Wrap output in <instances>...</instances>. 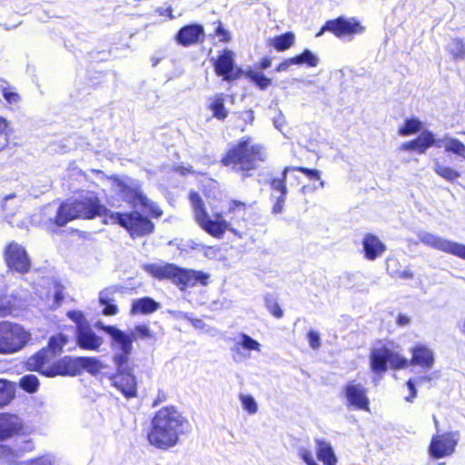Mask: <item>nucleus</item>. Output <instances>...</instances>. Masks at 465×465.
<instances>
[{
	"instance_id": "obj_1",
	"label": "nucleus",
	"mask_w": 465,
	"mask_h": 465,
	"mask_svg": "<svg viewBox=\"0 0 465 465\" xmlns=\"http://www.w3.org/2000/svg\"><path fill=\"white\" fill-rule=\"evenodd\" d=\"M104 216L105 223L117 224L124 229L132 239L151 235L155 231L153 222L138 211L112 212L101 202L94 192L80 193L71 201L63 202L54 218L48 222V229L52 232L54 227H63L76 219L92 220Z\"/></svg>"
},
{
	"instance_id": "obj_2",
	"label": "nucleus",
	"mask_w": 465,
	"mask_h": 465,
	"mask_svg": "<svg viewBox=\"0 0 465 465\" xmlns=\"http://www.w3.org/2000/svg\"><path fill=\"white\" fill-rule=\"evenodd\" d=\"M188 199L195 223L209 235L216 239H222L227 232H230L240 236V229L247 222L244 216L250 204L246 202L230 199L224 212H216L211 216L198 192L191 191Z\"/></svg>"
},
{
	"instance_id": "obj_3",
	"label": "nucleus",
	"mask_w": 465,
	"mask_h": 465,
	"mask_svg": "<svg viewBox=\"0 0 465 465\" xmlns=\"http://www.w3.org/2000/svg\"><path fill=\"white\" fill-rule=\"evenodd\" d=\"M188 425V420L177 407L167 405L153 413L146 439L155 449L167 450L178 444Z\"/></svg>"
},
{
	"instance_id": "obj_4",
	"label": "nucleus",
	"mask_w": 465,
	"mask_h": 465,
	"mask_svg": "<svg viewBox=\"0 0 465 465\" xmlns=\"http://www.w3.org/2000/svg\"><path fill=\"white\" fill-rule=\"evenodd\" d=\"M267 159V148L262 143H255L251 136H243L226 149L220 163L242 178H248Z\"/></svg>"
},
{
	"instance_id": "obj_5",
	"label": "nucleus",
	"mask_w": 465,
	"mask_h": 465,
	"mask_svg": "<svg viewBox=\"0 0 465 465\" xmlns=\"http://www.w3.org/2000/svg\"><path fill=\"white\" fill-rule=\"evenodd\" d=\"M102 330L108 333L114 342L118 343L121 350L113 357L116 371L109 377L112 386L127 399L137 397L136 378L131 369H126L131 355V340L124 335L123 331L114 326H103Z\"/></svg>"
},
{
	"instance_id": "obj_6",
	"label": "nucleus",
	"mask_w": 465,
	"mask_h": 465,
	"mask_svg": "<svg viewBox=\"0 0 465 465\" xmlns=\"http://www.w3.org/2000/svg\"><path fill=\"white\" fill-rule=\"evenodd\" d=\"M107 180L117 189L118 194L131 206H142L147 210L146 215L151 222L152 219H159L163 216V211L159 205L151 201L143 190L142 183L130 177H120L118 175L107 176Z\"/></svg>"
},
{
	"instance_id": "obj_7",
	"label": "nucleus",
	"mask_w": 465,
	"mask_h": 465,
	"mask_svg": "<svg viewBox=\"0 0 465 465\" xmlns=\"http://www.w3.org/2000/svg\"><path fill=\"white\" fill-rule=\"evenodd\" d=\"M26 371L37 372L47 378L66 376L67 356L56 359L54 355L41 348L33 355L26 358L24 362Z\"/></svg>"
},
{
	"instance_id": "obj_8",
	"label": "nucleus",
	"mask_w": 465,
	"mask_h": 465,
	"mask_svg": "<svg viewBox=\"0 0 465 465\" xmlns=\"http://www.w3.org/2000/svg\"><path fill=\"white\" fill-rule=\"evenodd\" d=\"M31 340V333L21 324L10 321L0 322V354H14L24 349Z\"/></svg>"
},
{
	"instance_id": "obj_9",
	"label": "nucleus",
	"mask_w": 465,
	"mask_h": 465,
	"mask_svg": "<svg viewBox=\"0 0 465 465\" xmlns=\"http://www.w3.org/2000/svg\"><path fill=\"white\" fill-rule=\"evenodd\" d=\"M388 363L393 370H402L409 367L408 360L383 345L374 348L370 353L371 370L377 375H383L388 371Z\"/></svg>"
},
{
	"instance_id": "obj_10",
	"label": "nucleus",
	"mask_w": 465,
	"mask_h": 465,
	"mask_svg": "<svg viewBox=\"0 0 465 465\" xmlns=\"http://www.w3.org/2000/svg\"><path fill=\"white\" fill-rule=\"evenodd\" d=\"M365 31V26L361 25L357 17L338 16L333 19L327 20L315 36L320 37L325 32L332 34L337 38L349 37L352 38L356 35H361Z\"/></svg>"
},
{
	"instance_id": "obj_11",
	"label": "nucleus",
	"mask_w": 465,
	"mask_h": 465,
	"mask_svg": "<svg viewBox=\"0 0 465 465\" xmlns=\"http://www.w3.org/2000/svg\"><path fill=\"white\" fill-rule=\"evenodd\" d=\"M212 64L214 74L225 82L235 81L242 73L236 64L234 52L229 48L219 51L217 56L212 59Z\"/></svg>"
},
{
	"instance_id": "obj_12",
	"label": "nucleus",
	"mask_w": 465,
	"mask_h": 465,
	"mask_svg": "<svg viewBox=\"0 0 465 465\" xmlns=\"http://www.w3.org/2000/svg\"><path fill=\"white\" fill-rule=\"evenodd\" d=\"M5 262L9 270L21 274L27 273L31 269V262L25 249L18 243L9 242L4 251Z\"/></svg>"
},
{
	"instance_id": "obj_13",
	"label": "nucleus",
	"mask_w": 465,
	"mask_h": 465,
	"mask_svg": "<svg viewBox=\"0 0 465 465\" xmlns=\"http://www.w3.org/2000/svg\"><path fill=\"white\" fill-rule=\"evenodd\" d=\"M346 405L358 411H370V400L367 389L361 383L351 381L343 387Z\"/></svg>"
},
{
	"instance_id": "obj_14",
	"label": "nucleus",
	"mask_w": 465,
	"mask_h": 465,
	"mask_svg": "<svg viewBox=\"0 0 465 465\" xmlns=\"http://www.w3.org/2000/svg\"><path fill=\"white\" fill-rule=\"evenodd\" d=\"M457 446L454 432H444L433 435L429 446V453L433 459H441L451 455Z\"/></svg>"
},
{
	"instance_id": "obj_15",
	"label": "nucleus",
	"mask_w": 465,
	"mask_h": 465,
	"mask_svg": "<svg viewBox=\"0 0 465 465\" xmlns=\"http://www.w3.org/2000/svg\"><path fill=\"white\" fill-rule=\"evenodd\" d=\"M420 241L427 246L465 260V244L445 240L430 233H425L420 237Z\"/></svg>"
},
{
	"instance_id": "obj_16",
	"label": "nucleus",
	"mask_w": 465,
	"mask_h": 465,
	"mask_svg": "<svg viewBox=\"0 0 465 465\" xmlns=\"http://www.w3.org/2000/svg\"><path fill=\"white\" fill-rule=\"evenodd\" d=\"M103 368L101 361L95 357H71L67 356L66 376L74 377L81 374L84 371L95 375Z\"/></svg>"
},
{
	"instance_id": "obj_17",
	"label": "nucleus",
	"mask_w": 465,
	"mask_h": 465,
	"mask_svg": "<svg viewBox=\"0 0 465 465\" xmlns=\"http://www.w3.org/2000/svg\"><path fill=\"white\" fill-rule=\"evenodd\" d=\"M177 45L190 47L202 44L205 40L204 28L200 24H189L182 26L174 35Z\"/></svg>"
},
{
	"instance_id": "obj_18",
	"label": "nucleus",
	"mask_w": 465,
	"mask_h": 465,
	"mask_svg": "<svg viewBox=\"0 0 465 465\" xmlns=\"http://www.w3.org/2000/svg\"><path fill=\"white\" fill-rule=\"evenodd\" d=\"M289 172H292L291 166H285L280 177H273L268 181L270 189L274 193H279L272 207V213L273 214L281 213L283 211L288 193L286 179Z\"/></svg>"
},
{
	"instance_id": "obj_19",
	"label": "nucleus",
	"mask_w": 465,
	"mask_h": 465,
	"mask_svg": "<svg viewBox=\"0 0 465 465\" xmlns=\"http://www.w3.org/2000/svg\"><path fill=\"white\" fill-rule=\"evenodd\" d=\"M442 140H436L434 134L428 130L422 131L416 138L401 144V151L424 153L430 147L441 146Z\"/></svg>"
},
{
	"instance_id": "obj_20",
	"label": "nucleus",
	"mask_w": 465,
	"mask_h": 465,
	"mask_svg": "<svg viewBox=\"0 0 465 465\" xmlns=\"http://www.w3.org/2000/svg\"><path fill=\"white\" fill-rule=\"evenodd\" d=\"M25 432L24 424L14 414L0 413V441Z\"/></svg>"
},
{
	"instance_id": "obj_21",
	"label": "nucleus",
	"mask_w": 465,
	"mask_h": 465,
	"mask_svg": "<svg viewBox=\"0 0 465 465\" xmlns=\"http://www.w3.org/2000/svg\"><path fill=\"white\" fill-rule=\"evenodd\" d=\"M319 58L309 49H304L301 54L282 60L275 68L276 72L287 71L292 65L306 64L308 67H316Z\"/></svg>"
},
{
	"instance_id": "obj_22",
	"label": "nucleus",
	"mask_w": 465,
	"mask_h": 465,
	"mask_svg": "<svg viewBox=\"0 0 465 465\" xmlns=\"http://www.w3.org/2000/svg\"><path fill=\"white\" fill-rule=\"evenodd\" d=\"M411 358L409 366H419L423 370H430L434 365V353L424 344H417L411 349Z\"/></svg>"
},
{
	"instance_id": "obj_23",
	"label": "nucleus",
	"mask_w": 465,
	"mask_h": 465,
	"mask_svg": "<svg viewBox=\"0 0 465 465\" xmlns=\"http://www.w3.org/2000/svg\"><path fill=\"white\" fill-rule=\"evenodd\" d=\"M361 243L363 256L368 261H374L382 256L387 249L385 243L371 232L363 236Z\"/></svg>"
},
{
	"instance_id": "obj_24",
	"label": "nucleus",
	"mask_w": 465,
	"mask_h": 465,
	"mask_svg": "<svg viewBox=\"0 0 465 465\" xmlns=\"http://www.w3.org/2000/svg\"><path fill=\"white\" fill-rule=\"evenodd\" d=\"M75 340L79 348L87 351H98L103 344V339L90 326L76 331Z\"/></svg>"
},
{
	"instance_id": "obj_25",
	"label": "nucleus",
	"mask_w": 465,
	"mask_h": 465,
	"mask_svg": "<svg viewBox=\"0 0 465 465\" xmlns=\"http://www.w3.org/2000/svg\"><path fill=\"white\" fill-rule=\"evenodd\" d=\"M119 291L116 285L109 286L99 292L98 302L103 305L102 313L105 316H114L119 312V309L114 304V294Z\"/></svg>"
},
{
	"instance_id": "obj_26",
	"label": "nucleus",
	"mask_w": 465,
	"mask_h": 465,
	"mask_svg": "<svg viewBox=\"0 0 465 465\" xmlns=\"http://www.w3.org/2000/svg\"><path fill=\"white\" fill-rule=\"evenodd\" d=\"M206 107L212 113V117L219 122H224L229 115V111L225 107V95L223 93L210 97Z\"/></svg>"
},
{
	"instance_id": "obj_27",
	"label": "nucleus",
	"mask_w": 465,
	"mask_h": 465,
	"mask_svg": "<svg viewBox=\"0 0 465 465\" xmlns=\"http://www.w3.org/2000/svg\"><path fill=\"white\" fill-rule=\"evenodd\" d=\"M160 308V304L151 297H143L135 299L132 302L130 313L136 314H151Z\"/></svg>"
},
{
	"instance_id": "obj_28",
	"label": "nucleus",
	"mask_w": 465,
	"mask_h": 465,
	"mask_svg": "<svg viewBox=\"0 0 465 465\" xmlns=\"http://www.w3.org/2000/svg\"><path fill=\"white\" fill-rule=\"evenodd\" d=\"M173 265L174 264L168 262L163 264L147 263L143 265V270L153 278L159 281L170 280Z\"/></svg>"
},
{
	"instance_id": "obj_29",
	"label": "nucleus",
	"mask_w": 465,
	"mask_h": 465,
	"mask_svg": "<svg viewBox=\"0 0 465 465\" xmlns=\"http://www.w3.org/2000/svg\"><path fill=\"white\" fill-rule=\"evenodd\" d=\"M316 455L323 465H336L337 458L331 444L323 440H316Z\"/></svg>"
},
{
	"instance_id": "obj_30",
	"label": "nucleus",
	"mask_w": 465,
	"mask_h": 465,
	"mask_svg": "<svg viewBox=\"0 0 465 465\" xmlns=\"http://www.w3.org/2000/svg\"><path fill=\"white\" fill-rule=\"evenodd\" d=\"M386 271L394 279L409 280L414 277L410 269L401 270L400 261L395 257L386 259Z\"/></svg>"
},
{
	"instance_id": "obj_31",
	"label": "nucleus",
	"mask_w": 465,
	"mask_h": 465,
	"mask_svg": "<svg viewBox=\"0 0 465 465\" xmlns=\"http://www.w3.org/2000/svg\"><path fill=\"white\" fill-rule=\"evenodd\" d=\"M68 341L69 339L65 334L56 333L48 339L47 344L43 349L57 359Z\"/></svg>"
},
{
	"instance_id": "obj_32",
	"label": "nucleus",
	"mask_w": 465,
	"mask_h": 465,
	"mask_svg": "<svg viewBox=\"0 0 465 465\" xmlns=\"http://www.w3.org/2000/svg\"><path fill=\"white\" fill-rule=\"evenodd\" d=\"M192 273V269L180 268L174 264L170 280L181 290H184L189 286H193L191 278Z\"/></svg>"
},
{
	"instance_id": "obj_33",
	"label": "nucleus",
	"mask_w": 465,
	"mask_h": 465,
	"mask_svg": "<svg viewBox=\"0 0 465 465\" xmlns=\"http://www.w3.org/2000/svg\"><path fill=\"white\" fill-rule=\"evenodd\" d=\"M295 35L292 31H287L282 35L274 36L271 39L270 45L277 52H284L294 45Z\"/></svg>"
},
{
	"instance_id": "obj_34",
	"label": "nucleus",
	"mask_w": 465,
	"mask_h": 465,
	"mask_svg": "<svg viewBox=\"0 0 465 465\" xmlns=\"http://www.w3.org/2000/svg\"><path fill=\"white\" fill-rule=\"evenodd\" d=\"M433 171L437 175L450 183H454L460 177L459 171L443 165L438 159L434 161Z\"/></svg>"
},
{
	"instance_id": "obj_35",
	"label": "nucleus",
	"mask_w": 465,
	"mask_h": 465,
	"mask_svg": "<svg viewBox=\"0 0 465 465\" xmlns=\"http://www.w3.org/2000/svg\"><path fill=\"white\" fill-rule=\"evenodd\" d=\"M241 341L236 342L234 346L232 348V351L233 356L235 354H240L241 350L244 349L246 351H260V343L253 340L252 337L245 333L240 334Z\"/></svg>"
},
{
	"instance_id": "obj_36",
	"label": "nucleus",
	"mask_w": 465,
	"mask_h": 465,
	"mask_svg": "<svg viewBox=\"0 0 465 465\" xmlns=\"http://www.w3.org/2000/svg\"><path fill=\"white\" fill-rule=\"evenodd\" d=\"M421 127L422 124L418 118H407L403 124L398 129V134L401 136H408L416 134Z\"/></svg>"
},
{
	"instance_id": "obj_37",
	"label": "nucleus",
	"mask_w": 465,
	"mask_h": 465,
	"mask_svg": "<svg viewBox=\"0 0 465 465\" xmlns=\"http://www.w3.org/2000/svg\"><path fill=\"white\" fill-rule=\"evenodd\" d=\"M15 397V386L12 382L0 380V408L7 405Z\"/></svg>"
},
{
	"instance_id": "obj_38",
	"label": "nucleus",
	"mask_w": 465,
	"mask_h": 465,
	"mask_svg": "<svg viewBox=\"0 0 465 465\" xmlns=\"http://www.w3.org/2000/svg\"><path fill=\"white\" fill-rule=\"evenodd\" d=\"M246 77L260 90H265L272 84V79L258 71H247Z\"/></svg>"
},
{
	"instance_id": "obj_39",
	"label": "nucleus",
	"mask_w": 465,
	"mask_h": 465,
	"mask_svg": "<svg viewBox=\"0 0 465 465\" xmlns=\"http://www.w3.org/2000/svg\"><path fill=\"white\" fill-rule=\"evenodd\" d=\"M39 385V380L34 374H25L21 377L19 381L20 388L28 393L35 392L38 390Z\"/></svg>"
},
{
	"instance_id": "obj_40",
	"label": "nucleus",
	"mask_w": 465,
	"mask_h": 465,
	"mask_svg": "<svg viewBox=\"0 0 465 465\" xmlns=\"http://www.w3.org/2000/svg\"><path fill=\"white\" fill-rule=\"evenodd\" d=\"M124 335L131 340V351L133 350V342L134 341L138 339L153 338V334L151 332L149 327L145 324L135 325L131 335L126 334L125 332Z\"/></svg>"
},
{
	"instance_id": "obj_41",
	"label": "nucleus",
	"mask_w": 465,
	"mask_h": 465,
	"mask_svg": "<svg viewBox=\"0 0 465 465\" xmlns=\"http://www.w3.org/2000/svg\"><path fill=\"white\" fill-rule=\"evenodd\" d=\"M291 170L292 172L296 171L303 173L310 181L319 182L322 187L324 185V182L322 181V173L318 169L303 166H291Z\"/></svg>"
},
{
	"instance_id": "obj_42",
	"label": "nucleus",
	"mask_w": 465,
	"mask_h": 465,
	"mask_svg": "<svg viewBox=\"0 0 465 465\" xmlns=\"http://www.w3.org/2000/svg\"><path fill=\"white\" fill-rule=\"evenodd\" d=\"M264 304L268 312L276 319H281L283 316V311L280 304L272 295L267 294L264 297Z\"/></svg>"
},
{
	"instance_id": "obj_43",
	"label": "nucleus",
	"mask_w": 465,
	"mask_h": 465,
	"mask_svg": "<svg viewBox=\"0 0 465 465\" xmlns=\"http://www.w3.org/2000/svg\"><path fill=\"white\" fill-rule=\"evenodd\" d=\"M445 151L465 158V144L457 138H450L447 141Z\"/></svg>"
},
{
	"instance_id": "obj_44",
	"label": "nucleus",
	"mask_w": 465,
	"mask_h": 465,
	"mask_svg": "<svg viewBox=\"0 0 465 465\" xmlns=\"http://www.w3.org/2000/svg\"><path fill=\"white\" fill-rule=\"evenodd\" d=\"M213 25H215V28L213 34V37H217L221 43H229L232 39V36L230 32L225 29L222 21H214Z\"/></svg>"
},
{
	"instance_id": "obj_45",
	"label": "nucleus",
	"mask_w": 465,
	"mask_h": 465,
	"mask_svg": "<svg viewBox=\"0 0 465 465\" xmlns=\"http://www.w3.org/2000/svg\"><path fill=\"white\" fill-rule=\"evenodd\" d=\"M239 399L242 402V408L249 413L254 414L258 411L257 403L252 395L240 394Z\"/></svg>"
},
{
	"instance_id": "obj_46",
	"label": "nucleus",
	"mask_w": 465,
	"mask_h": 465,
	"mask_svg": "<svg viewBox=\"0 0 465 465\" xmlns=\"http://www.w3.org/2000/svg\"><path fill=\"white\" fill-rule=\"evenodd\" d=\"M66 315L76 324V331L89 326L84 313L81 311H69L67 312Z\"/></svg>"
},
{
	"instance_id": "obj_47",
	"label": "nucleus",
	"mask_w": 465,
	"mask_h": 465,
	"mask_svg": "<svg viewBox=\"0 0 465 465\" xmlns=\"http://www.w3.org/2000/svg\"><path fill=\"white\" fill-rule=\"evenodd\" d=\"M450 54L454 59H463L465 57V43L462 39H453Z\"/></svg>"
},
{
	"instance_id": "obj_48",
	"label": "nucleus",
	"mask_w": 465,
	"mask_h": 465,
	"mask_svg": "<svg viewBox=\"0 0 465 465\" xmlns=\"http://www.w3.org/2000/svg\"><path fill=\"white\" fill-rule=\"evenodd\" d=\"M192 272L193 273L191 274V278L192 282H193V286L196 285L197 283H201L203 286L208 284V281L210 278V275L208 273L196 270H192Z\"/></svg>"
},
{
	"instance_id": "obj_49",
	"label": "nucleus",
	"mask_w": 465,
	"mask_h": 465,
	"mask_svg": "<svg viewBox=\"0 0 465 465\" xmlns=\"http://www.w3.org/2000/svg\"><path fill=\"white\" fill-rule=\"evenodd\" d=\"M2 95L5 100L9 104H15L20 100L18 93H16L12 87H3Z\"/></svg>"
},
{
	"instance_id": "obj_50",
	"label": "nucleus",
	"mask_w": 465,
	"mask_h": 465,
	"mask_svg": "<svg viewBox=\"0 0 465 465\" xmlns=\"http://www.w3.org/2000/svg\"><path fill=\"white\" fill-rule=\"evenodd\" d=\"M307 339L312 349L318 350L320 348L321 339L318 331L310 330L307 333Z\"/></svg>"
},
{
	"instance_id": "obj_51",
	"label": "nucleus",
	"mask_w": 465,
	"mask_h": 465,
	"mask_svg": "<svg viewBox=\"0 0 465 465\" xmlns=\"http://www.w3.org/2000/svg\"><path fill=\"white\" fill-rule=\"evenodd\" d=\"M6 128L7 127L0 128V153L6 149L10 143L9 133Z\"/></svg>"
},
{
	"instance_id": "obj_52",
	"label": "nucleus",
	"mask_w": 465,
	"mask_h": 465,
	"mask_svg": "<svg viewBox=\"0 0 465 465\" xmlns=\"http://www.w3.org/2000/svg\"><path fill=\"white\" fill-rule=\"evenodd\" d=\"M64 299V287L61 284H57L55 286V291L54 293V307L57 308L61 305Z\"/></svg>"
},
{
	"instance_id": "obj_53",
	"label": "nucleus",
	"mask_w": 465,
	"mask_h": 465,
	"mask_svg": "<svg viewBox=\"0 0 465 465\" xmlns=\"http://www.w3.org/2000/svg\"><path fill=\"white\" fill-rule=\"evenodd\" d=\"M168 399H169L168 393L164 390L160 389L157 391V394L152 401V407H153V408L157 407L160 404L167 401Z\"/></svg>"
},
{
	"instance_id": "obj_54",
	"label": "nucleus",
	"mask_w": 465,
	"mask_h": 465,
	"mask_svg": "<svg viewBox=\"0 0 465 465\" xmlns=\"http://www.w3.org/2000/svg\"><path fill=\"white\" fill-rule=\"evenodd\" d=\"M406 385H407V387H408V389L410 391V394L405 397V401H409V402H412L413 400L417 396V391H416V388H415L414 381L412 380H408L407 382H406Z\"/></svg>"
},
{
	"instance_id": "obj_55",
	"label": "nucleus",
	"mask_w": 465,
	"mask_h": 465,
	"mask_svg": "<svg viewBox=\"0 0 465 465\" xmlns=\"http://www.w3.org/2000/svg\"><path fill=\"white\" fill-rule=\"evenodd\" d=\"M396 324L400 327L407 326L411 322V319L406 314H398L395 321Z\"/></svg>"
},
{
	"instance_id": "obj_56",
	"label": "nucleus",
	"mask_w": 465,
	"mask_h": 465,
	"mask_svg": "<svg viewBox=\"0 0 465 465\" xmlns=\"http://www.w3.org/2000/svg\"><path fill=\"white\" fill-rule=\"evenodd\" d=\"M25 465H50V462L47 460L39 457L26 461Z\"/></svg>"
},
{
	"instance_id": "obj_57",
	"label": "nucleus",
	"mask_w": 465,
	"mask_h": 465,
	"mask_svg": "<svg viewBox=\"0 0 465 465\" xmlns=\"http://www.w3.org/2000/svg\"><path fill=\"white\" fill-rule=\"evenodd\" d=\"M272 65V59L269 56H264L260 60L258 69L264 70Z\"/></svg>"
},
{
	"instance_id": "obj_58",
	"label": "nucleus",
	"mask_w": 465,
	"mask_h": 465,
	"mask_svg": "<svg viewBox=\"0 0 465 465\" xmlns=\"http://www.w3.org/2000/svg\"><path fill=\"white\" fill-rule=\"evenodd\" d=\"M98 75L90 76L89 80L91 81V86L93 88H96L102 84V81H100L102 73H97Z\"/></svg>"
},
{
	"instance_id": "obj_59",
	"label": "nucleus",
	"mask_w": 465,
	"mask_h": 465,
	"mask_svg": "<svg viewBox=\"0 0 465 465\" xmlns=\"http://www.w3.org/2000/svg\"><path fill=\"white\" fill-rule=\"evenodd\" d=\"M245 114H247L248 124L252 125L253 121H254L253 111L252 110H249V111H246Z\"/></svg>"
},
{
	"instance_id": "obj_60",
	"label": "nucleus",
	"mask_w": 465,
	"mask_h": 465,
	"mask_svg": "<svg viewBox=\"0 0 465 465\" xmlns=\"http://www.w3.org/2000/svg\"><path fill=\"white\" fill-rule=\"evenodd\" d=\"M11 313L10 308L0 307V316L5 317Z\"/></svg>"
},
{
	"instance_id": "obj_61",
	"label": "nucleus",
	"mask_w": 465,
	"mask_h": 465,
	"mask_svg": "<svg viewBox=\"0 0 465 465\" xmlns=\"http://www.w3.org/2000/svg\"><path fill=\"white\" fill-rule=\"evenodd\" d=\"M1 453H12V450L9 447L0 446Z\"/></svg>"
},
{
	"instance_id": "obj_62",
	"label": "nucleus",
	"mask_w": 465,
	"mask_h": 465,
	"mask_svg": "<svg viewBox=\"0 0 465 465\" xmlns=\"http://www.w3.org/2000/svg\"><path fill=\"white\" fill-rule=\"evenodd\" d=\"M1 127H7V124L5 119L0 118V128Z\"/></svg>"
},
{
	"instance_id": "obj_63",
	"label": "nucleus",
	"mask_w": 465,
	"mask_h": 465,
	"mask_svg": "<svg viewBox=\"0 0 465 465\" xmlns=\"http://www.w3.org/2000/svg\"><path fill=\"white\" fill-rule=\"evenodd\" d=\"M420 380H429L428 378L421 377Z\"/></svg>"
}]
</instances>
